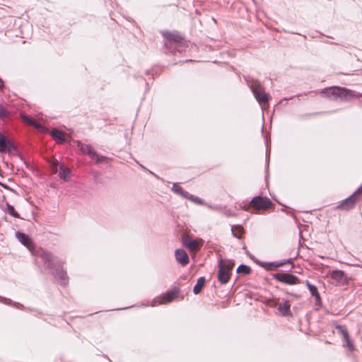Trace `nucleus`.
I'll return each instance as SVG.
<instances>
[{
  "label": "nucleus",
  "instance_id": "23",
  "mask_svg": "<svg viewBox=\"0 0 362 362\" xmlns=\"http://www.w3.org/2000/svg\"><path fill=\"white\" fill-rule=\"evenodd\" d=\"M305 285L308 287L310 293L312 296H315L317 300L320 299V296L319 294V292L317 291V288L315 286L311 284L309 281L305 282Z\"/></svg>",
  "mask_w": 362,
  "mask_h": 362
},
{
  "label": "nucleus",
  "instance_id": "13",
  "mask_svg": "<svg viewBox=\"0 0 362 362\" xmlns=\"http://www.w3.org/2000/svg\"><path fill=\"white\" fill-rule=\"evenodd\" d=\"M362 193V187L358 188L352 195H351L349 198L345 199L339 206L343 209H349L351 208L356 200L358 198V196Z\"/></svg>",
  "mask_w": 362,
  "mask_h": 362
},
{
  "label": "nucleus",
  "instance_id": "26",
  "mask_svg": "<svg viewBox=\"0 0 362 362\" xmlns=\"http://www.w3.org/2000/svg\"><path fill=\"white\" fill-rule=\"evenodd\" d=\"M237 272L247 274L250 272V268L247 265L240 264L237 269Z\"/></svg>",
  "mask_w": 362,
  "mask_h": 362
},
{
  "label": "nucleus",
  "instance_id": "28",
  "mask_svg": "<svg viewBox=\"0 0 362 362\" xmlns=\"http://www.w3.org/2000/svg\"><path fill=\"white\" fill-rule=\"evenodd\" d=\"M8 212L10 215L13 217L18 218L19 216L18 214L15 211V209L13 206L8 204Z\"/></svg>",
  "mask_w": 362,
  "mask_h": 362
},
{
  "label": "nucleus",
  "instance_id": "32",
  "mask_svg": "<svg viewBox=\"0 0 362 362\" xmlns=\"http://www.w3.org/2000/svg\"><path fill=\"white\" fill-rule=\"evenodd\" d=\"M15 305H16V307H18V305H20V304H19V303H16V304H15Z\"/></svg>",
  "mask_w": 362,
  "mask_h": 362
},
{
  "label": "nucleus",
  "instance_id": "27",
  "mask_svg": "<svg viewBox=\"0 0 362 362\" xmlns=\"http://www.w3.org/2000/svg\"><path fill=\"white\" fill-rule=\"evenodd\" d=\"M9 116V112L0 104V119H5Z\"/></svg>",
  "mask_w": 362,
  "mask_h": 362
},
{
  "label": "nucleus",
  "instance_id": "2",
  "mask_svg": "<svg viewBox=\"0 0 362 362\" xmlns=\"http://www.w3.org/2000/svg\"><path fill=\"white\" fill-rule=\"evenodd\" d=\"M39 256L42 258V260L47 268L52 269V267H57L55 272L52 271V273L59 284L66 285L68 281L66 272L61 268V264L55 259L53 255L49 252L42 250L40 252Z\"/></svg>",
  "mask_w": 362,
  "mask_h": 362
},
{
  "label": "nucleus",
  "instance_id": "5",
  "mask_svg": "<svg viewBox=\"0 0 362 362\" xmlns=\"http://www.w3.org/2000/svg\"><path fill=\"white\" fill-rule=\"evenodd\" d=\"M272 206L271 200L267 197L260 196L255 197L250 202L246 210L250 207L253 208L256 211H264Z\"/></svg>",
  "mask_w": 362,
  "mask_h": 362
},
{
  "label": "nucleus",
  "instance_id": "11",
  "mask_svg": "<svg viewBox=\"0 0 362 362\" xmlns=\"http://www.w3.org/2000/svg\"><path fill=\"white\" fill-rule=\"evenodd\" d=\"M58 162L57 160L52 163V170L55 173L59 172V176L61 179L69 181L71 177V170L69 168L64 167L62 165H59V169L57 168Z\"/></svg>",
  "mask_w": 362,
  "mask_h": 362
},
{
  "label": "nucleus",
  "instance_id": "17",
  "mask_svg": "<svg viewBox=\"0 0 362 362\" xmlns=\"http://www.w3.org/2000/svg\"><path fill=\"white\" fill-rule=\"evenodd\" d=\"M163 35L168 40L175 42H180L182 40L181 35L177 32H163Z\"/></svg>",
  "mask_w": 362,
  "mask_h": 362
},
{
  "label": "nucleus",
  "instance_id": "25",
  "mask_svg": "<svg viewBox=\"0 0 362 362\" xmlns=\"http://www.w3.org/2000/svg\"><path fill=\"white\" fill-rule=\"evenodd\" d=\"M173 190L177 193V194H180V195L185 197H187V194L188 193L185 191H184L182 189V188L178 185L177 184H174L173 186Z\"/></svg>",
  "mask_w": 362,
  "mask_h": 362
},
{
  "label": "nucleus",
  "instance_id": "14",
  "mask_svg": "<svg viewBox=\"0 0 362 362\" xmlns=\"http://www.w3.org/2000/svg\"><path fill=\"white\" fill-rule=\"evenodd\" d=\"M330 276L332 279L340 284L345 285L348 284V279L344 272L341 270H333Z\"/></svg>",
  "mask_w": 362,
  "mask_h": 362
},
{
  "label": "nucleus",
  "instance_id": "1",
  "mask_svg": "<svg viewBox=\"0 0 362 362\" xmlns=\"http://www.w3.org/2000/svg\"><path fill=\"white\" fill-rule=\"evenodd\" d=\"M320 94L322 97L330 100L341 101H349L353 98L362 96V94L352 90L338 86L325 88L321 90Z\"/></svg>",
  "mask_w": 362,
  "mask_h": 362
},
{
  "label": "nucleus",
  "instance_id": "7",
  "mask_svg": "<svg viewBox=\"0 0 362 362\" xmlns=\"http://www.w3.org/2000/svg\"><path fill=\"white\" fill-rule=\"evenodd\" d=\"M274 279L278 281L284 283L288 285H296L300 284L298 278L289 273L279 272L273 274Z\"/></svg>",
  "mask_w": 362,
  "mask_h": 362
},
{
  "label": "nucleus",
  "instance_id": "15",
  "mask_svg": "<svg viewBox=\"0 0 362 362\" xmlns=\"http://www.w3.org/2000/svg\"><path fill=\"white\" fill-rule=\"evenodd\" d=\"M176 260L182 266H185L189 263V256L182 249H177L175 252Z\"/></svg>",
  "mask_w": 362,
  "mask_h": 362
},
{
  "label": "nucleus",
  "instance_id": "8",
  "mask_svg": "<svg viewBox=\"0 0 362 362\" xmlns=\"http://www.w3.org/2000/svg\"><path fill=\"white\" fill-rule=\"evenodd\" d=\"M78 146L83 154L88 155L89 157L96 163L102 162L105 159V157L98 155L90 145L78 142Z\"/></svg>",
  "mask_w": 362,
  "mask_h": 362
},
{
  "label": "nucleus",
  "instance_id": "20",
  "mask_svg": "<svg viewBox=\"0 0 362 362\" xmlns=\"http://www.w3.org/2000/svg\"><path fill=\"white\" fill-rule=\"evenodd\" d=\"M21 117L25 122L35 127L37 129H40L42 128V126L35 119L28 117L26 115L21 114Z\"/></svg>",
  "mask_w": 362,
  "mask_h": 362
},
{
  "label": "nucleus",
  "instance_id": "18",
  "mask_svg": "<svg viewBox=\"0 0 362 362\" xmlns=\"http://www.w3.org/2000/svg\"><path fill=\"white\" fill-rule=\"evenodd\" d=\"M51 136L57 142L63 143L66 141V134L58 129H53Z\"/></svg>",
  "mask_w": 362,
  "mask_h": 362
},
{
  "label": "nucleus",
  "instance_id": "24",
  "mask_svg": "<svg viewBox=\"0 0 362 362\" xmlns=\"http://www.w3.org/2000/svg\"><path fill=\"white\" fill-rule=\"evenodd\" d=\"M205 284V279L204 277H200L198 279L196 285L194 286L193 288V291L195 294H198L202 289L204 287V285Z\"/></svg>",
  "mask_w": 362,
  "mask_h": 362
},
{
  "label": "nucleus",
  "instance_id": "10",
  "mask_svg": "<svg viewBox=\"0 0 362 362\" xmlns=\"http://www.w3.org/2000/svg\"><path fill=\"white\" fill-rule=\"evenodd\" d=\"M16 236L18 241L25 245L33 255H37V252H35V244L28 235L21 232H17L16 233Z\"/></svg>",
  "mask_w": 362,
  "mask_h": 362
},
{
  "label": "nucleus",
  "instance_id": "30",
  "mask_svg": "<svg viewBox=\"0 0 362 362\" xmlns=\"http://www.w3.org/2000/svg\"><path fill=\"white\" fill-rule=\"evenodd\" d=\"M3 303H6V304H9L11 300L9 299H6V298H2V300H1Z\"/></svg>",
  "mask_w": 362,
  "mask_h": 362
},
{
  "label": "nucleus",
  "instance_id": "22",
  "mask_svg": "<svg viewBox=\"0 0 362 362\" xmlns=\"http://www.w3.org/2000/svg\"><path fill=\"white\" fill-rule=\"evenodd\" d=\"M231 231L234 237L241 238L244 233V228L240 225H233L231 226Z\"/></svg>",
  "mask_w": 362,
  "mask_h": 362
},
{
  "label": "nucleus",
  "instance_id": "12",
  "mask_svg": "<svg viewBox=\"0 0 362 362\" xmlns=\"http://www.w3.org/2000/svg\"><path fill=\"white\" fill-rule=\"evenodd\" d=\"M14 150L16 147L11 141L0 134V153H11Z\"/></svg>",
  "mask_w": 362,
  "mask_h": 362
},
{
  "label": "nucleus",
  "instance_id": "4",
  "mask_svg": "<svg viewBox=\"0 0 362 362\" xmlns=\"http://www.w3.org/2000/svg\"><path fill=\"white\" fill-rule=\"evenodd\" d=\"M250 88L261 106L267 105L269 100V96L265 93L264 88L257 81L252 82L250 85Z\"/></svg>",
  "mask_w": 362,
  "mask_h": 362
},
{
  "label": "nucleus",
  "instance_id": "31",
  "mask_svg": "<svg viewBox=\"0 0 362 362\" xmlns=\"http://www.w3.org/2000/svg\"><path fill=\"white\" fill-rule=\"evenodd\" d=\"M4 87V81L1 78H0V90H2Z\"/></svg>",
  "mask_w": 362,
  "mask_h": 362
},
{
  "label": "nucleus",
  "instance_id": "19",
  "mask_svg": "<svg viewBox=\"0 0 362 362\" xmlns=\"http://www.w3.org/2000/svg\"><path fill=\"white\" fill-rule=\"evenodd\" d=\"M286 264L285 261L281 262H262V267L266 269L267 270H272L274 268H278L284 266Z\"/></svg>",
  "mask_w": 362,
  "mask_h": 362
},
{
  "label": "nucleus",
  "instance_id": "6",
  "mask_svg": "<svg viewBox=\"0 0 362 362\" xmlns=\"http://www.w3.org/2000/svg\"><path fill=\"white\" fill-rule=\"evenodd\" d=\"M177 293L178 291L177 289L168 291L163 296L154 298L151 301V305L156 306L158 305L167 304L173 301L177 297Z\"/></svg>",
  "mask_w": 362,
  "mask_h": 362
},
{
  "label": "nucleus",
  "instance_id": "9",
  "mask_svg": "<svg viewBox=\"0 0 362 362\" xmlns=\"http://www.w3.org/2000/svg\"><path fill=\"white\" fill-rule=\"evenodd\" d=\"M182 241L183 245L189 251L197 250L202 243V240L201 239L193 240L187 234L182 236Z\"/></svg>",
  "mask_w": 362,
  "mask_h": 362
},
{
  "label": "nucleus",
  "instance_id": "3",
  "mask_svg": "<svg viewBox=\"0 0 362 362\" xmlns=\"http://www.w3.org/2000/svg\"><path fill=\"white\" fill-rule=\"evenodd\" d=\"M233 265L229 262L221 260L218 263V280L222 284H226L230 279Z\"/></svg>",
  "mask_w": 362,
  "mask_h": 362
},
{
  "label": "nucleus",
  "instance_id": "21",
  "mask_svg": "<svg viewBox=\"0 0 362 362\" xmlns=\"http://www.w3.org/2000/svg\"><path fill=\"white\" fill-rule=\"evenodd\" d=\"M337 328L339 329V331L342 334V336L344 337V341L346 343V346L350 349H351L353 348V344H352V343L351 342V341L349 339L348 332L342 326H337Z\"/></svg>",
  "mask_w": 362,
  "mask_h": 362
},
{
  "label": "nucleus",
  "instance_id": "29",
  "mask_svg": "<svg viewBox=\"0 0 362 362\" xmlns=\"http://www.w3.org/2000/svg\"><path fill=\"white\" fill-rule=\"evenodd\" d=\"M186 198L191 199L196 203H202V200L199 198L194 197L193 195H189V194H187V197Z\"/></svg>",
  "mask_w": 362,
  "mask_h": 362
},
{
  "label": "nucleus",
  "instance_id": "16",
  "mask_svg": "<svg viewBox=\"0 0 362 362\" xmlns=\"http://www.w3.org/2000/svg\"><path fill=\"white\" fill-rule=\"evenodd\" d=\"M279 313L284 316L288 315L291 313V305L288 300H284L278 305L277 308Z\"/></svg>",
  "mask_w": 362,
  "mask_h": 362
}]
</instances>
